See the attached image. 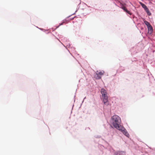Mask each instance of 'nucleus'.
Masks as SVG:
<instances>
[{"mask_svg": "<svg viewBox=\"0 0 155 155\" xmlns=\"http://www.w3.org/2000/svg\"><path fill=\"white\" fill-rule=\"evenodd\" d=\"M112 124L114 127L120 131L127 137L130 135L127 130L123 127L120 125L121 121L120 118L117 115H114L111 117Z\"/></svg>", "mask_w": 155, "mask_h": 155, "instance_id": "nucleus-1", "label": "nucleus"}, {"mask_svg": "<svg viewBox=\"0 0 155 155\" xmlns=\"http://www.w3.org/2000/svg\"><path fill=\"white\" fill-rule=\"evenodd\" d=\"M102 94L103 103L105 105H108L109 102L108 100V97L106 91L104 88H102L101 91Z\"/></svg>", "mask_w": 155, "mask_h": 155, "instance_id": "nucleus-2", "label": "nucleus"}, {"mask_svg": "<svg viewBox=\"0 0 155 155\" xmlns=\"http://www.w3.org/2000/svg\"><path fill=\"white\" fill-rule=\"evenodd\" d=\"M104 72L102 71H97L95 76V78L97 79H100L101 78V76L104 74Z\"/></svg>", "mask_w": 155, "mask_h": 155, "instance_id": "nucleus-3", "label": "nucleus"}, {"mask_svg": "<svg viewBox=\"0 0 155 155\" xmlns=\"http://www.w3.org/2000/svg\"><path fill=\"white\" fill-rule=\"evenodd\" d=\"M140 4H141V5L142 6V7L144 8L145 10L146 9H147V6L144 4H143L142 3H140Z\"/></svg>", "mask_w": 155, "mask_h": 155, "instance_id": "nucleus-4", "label": "nucleus"}, {"mask_svg": "<svg viewBox=\"0 0 155 155\" xmlns=\"http://www.w3.org/2000/svg\"><path fill=\"white\" fill-rule=\"evenodd\" d=\"M148 29L149 30V31L150 32V33L152 32V28L151 25L150 26H149L147 27Z\"/></svg>", "mask_w": 155, "mask_h": 155, "instance_id": "nucleus-5", "label": "nucleus"}, {"mask_svg": "<svg viewBox=\"0 0 155 155\" xmlns=\"http://www.w3.org/2000/svg\"><path fill=\"white\" fill-rule=\"evenodd\" d=\"M146 12H147L148 15H151V13L150 12L148 8H147L145 10Z\"/></svg>", "mask_w": 155, "mask_h": 155, "instance_id": "nucleus-6", "label": "nucleus"}, {"mask_svg": "<svg viewBox=\"0 0 155 155\" xmlns=\"http://www.w3.org/2000/svg\"><path fill=\"white\" fill-rule=\"evenodd\" d=\"M144 23L147 26V27H148L150 25L149 22L146 21H144Z\"/></svg>", "mask_w": 155, "mask_h": 155, "instance_id": "nucleus-7", "label": "nucleus"}, {"mask_svg": "<svg viewBox=\"0 0 155 155\" xmlns=\"http://www.w3.org/2000/svg\"><path fill=\"white\" fill-rule=\"evenodd\" d=\"M122 8L123 9L124 11H126L127 10L126 8L124 6H123L122 7Z\"/></svg>", "mask_w": 155, "mask_h": 155, "instance_id": "nucleus-8", "label": "nucleus"}, {"mask_svg": "<svg viewBox=\"0 0 155 155\" xmlns=\"http://www.w3.org/2000/svg\"><path fill=\"white\" fill-rule=\"evenodd\" d=\"M126 12L128 13V14H129L130 15H131V13L127 9L126 10V11H125Z\"/></svg>", "mask_w": 155, "mask_h": 155, "instance_id": "nucleus-9", "label": "nucleus"}, {"mask_svg": "<svg viewBox=\"0 0 155 155\" xmlns=\"http://www.w3.org/2000/svg\"><path fill=\"white\" fill-rule=\"evenodd\" d=\"M65 22V21H64L61 23V24L60 25H63V23H64V22Z\"/></svg>", "mask_w": 155, "mask_h": 155, "instance_id": "nucleus-10", "label": "nucleus"}]
</instances>
